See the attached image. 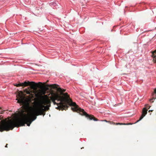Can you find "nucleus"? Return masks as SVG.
I'll return each instance as SVG.
<instances>
[{
    "label": "nucleus",
    "instance_id": "obj_1",
    "mask_svg": "<svg viewBox=\"0 0 156 156\" xmlns=\"http://www.w3.org/2000/svg\"><path fill=\"white\" fill-rule=\"evenodd\" d=\"M17 102L23 105L24 110H22L20 116L15 119H10L9 121L0 125V130L9 131L15 127L25 126L27 124L30 126L32 122L36 119L37 116L45 115L46 110L43 109L42 105L39 101H34L33 106H30L29 100L26 98L22 91H19L16 94Z\"/></svg>",
    "mask_w": 156,
    "mask_h": 156
},
{
    "label": "nucleus",
    "instance_id": "obj_2",
    "mask_svg": "<svg viewBox=\"0 0 156 156\" xmlns=\"http://www.w3.org/2000/svg\"><path fill=\"white\" fill-rule=\"evenodd\" d=\"M29 89L26 88L24 92L27 94H30L32 92V91ZM31 89L36 90L38 88ZM40 89L44 90H51L52 88ZM55 89H56L57 93L52 94L50 99L54 105H57L58 106L56 108L57 109L62 110H66L68 109L69 105L73 106L74 107L71 108V109L73 111L79 113L81 115L85 116L90 120L93 119L94 121L98 120V119L95 118L93 115L87 114L83 109L79 108L76 103L73 102L67 93H63L66 91L65 90H62V88Z\"/></svg>",
    "mask_w": 156,
    "mask_h": 156
},
{
    "label": "nucleus",
    "instance_id": "obj_3",
    "mask_svg": "<svg viewBox=\"0 0 156 156\" xmlns=\"http://www.w3.org/2000/svg\"><path fill=\"white\" fill-rule=\"evenodd\" d=\"M15 86L16 87H26L29 86L30 87V88H60L59 87L58 85L56 84H46V83L44 82L42 83L39 82L38 83H36L34 82L29 81H26L24 83L16 84Z\"/></svg>",
    "mask_w": 156,
    "mask_h": 156
},
{
    "label": "nucleus",
    "instance_id": "obj_4",
    "mask_svg": "<svg viewBox=\"0 0 156 156\" xmlns=\"http://www.w3.org/2000/svg\"><path fill=\"white\" fill-rule=\"evenodd\" d=\"M147 110L146 108H144L142 111V114L140 117L139 120H138L136 122H137L141 120L147 113Z\"/></svg>",
    "mask_w": 156,
    "mask_h": 156
},
{
    "label": "nucleus",
    "instance_id": "obj_5",
    "mask_svg": "<svg viewBox=\"0 0 156 156\" xmlns=\"http://www.w3.org/2000/svg\"><path fill=\"white\" fill-rule=\"evenodd\" d=\"M103 121H105V122H108L109 123L111 124H113V125L115 124L116 125H130V124H132L130 123H115L114 122H112V121H107L106 120H103Z\"/></svg>",
    "mask_w": 156,
    "mask_h": 156
},
{
    "label": "nucleus",
    "instance_id": "obj_6",
    "mask_svg": "<svg viewBox=\"0 0 156 156\" xmlns=\"http://www.w3.org/2000/svg\"><path fill=\"white\" fill-rule=\"evenodd\" d=\"M156 98V88H155L154 92L152 94V98L150 99L149 101L153 103Z\"/></svg>",
    "mask_w": 156,
    "mask_h": 156
},
{
    "label": "nucleus",
    "instance_id": "obj_7",
    "mask_svg": "<svg viewBox=\"0 0 156 156\" xmlns=\"http://www.w3.org/2000/svg\"><path fill=\"white\" fill-rule=\"evenodd\" d=\"M39 101L41 103V104L42 105L43 107V109H45V110H46V111H45V112L46 111V110H48V109L49 108V106H45L43 105V102L42 101V100H39V99H37V100L35 101Z\"/></svg>",
    "mask_w": 156,
    "mask_h": 156
},
{
    "label": "nucleus",
    "instance_id": "obj_8",
    "mask_svg": "<svg viewBox=\"0 0 156 156\" xmlns=\"http://www.w3.org/2000/svg\"><path fill=\"white\" fill-rule=\"evenodd\" d=\"M43 102V104L45 103V104L49 105V106H50V103L51 101L49 99H46L44 100V101H42Z\"/></svg>",
    "mask_w": 156,
    "mask_h": 156
},
{
    "label": "nucleus",
    "instance_id": "obj_9",
    "mask_svg": "<svg viewBox=\"0 0 156 156\" xmlns=\"http://www.w3.org/2000/svg\"><path fill=\"white\" fill-rule=\"evenodd\" d=\"M152 56L153 57V60L154 62L156 63V50L153 52Z\"/></svg>",
    "mask_w": 156,
    "mask_h": 156
},
{
    "label": "nucleus",
    "instance_id": "obj_10",
    "mask_svg": "<svg viewBox=\"0 0 156 156\" xmlns=\"http://www.w3.org/2000/svg\"><path fill=\"white\" fill-rule=\"evenodd\" d=\"M10 120V119H9V121H6V119H5V120L2 121V123H0V125H2L4 123H5V122H7L9 121ZM4 131V130H3V131L0 130V131L2 132V131Z\"/></svg>",
    "mask_w": 156,
    "mask_h": 156
},
{
    "label": "nucleus",
    "instance_id": "obj_11",
    "mask_svg": "<svg viewBox=\"0 0 156 156\" xmlns=\"http://www.w3.org/2000/svg\"><path fill=\"white\" fill-rule=\"evenodd\" d=\"M146 108H148V109H149L150 108V107H151V106L148 105H146Z\"/></svg>",
    "mask_w": 156,
    "mask_h": 156
},
{
    "label": "nucleus",
    "instance_id": "obj_12",
    "mask_svg": "<svg viewBox=\"0 0 156 156\" xmlns=\"http://www.w3.org/2000/svg\"><path fill=\"white\" fill-rule=\"evenodd\" d=\"M7 145H8V144H6V146H5V147H7Z\"/></svg>",
    "mask_w": 156,
    "mask_h": 156
},
{
    "label": "nucleus",
    "instance_id": "obj_13",
    "mask_svg": "<svg viewBox=\"0 0 156 156\" xmlns=\"http://www.w3.org/2000/svg\"><path fill=\"white\" fill-rule=\"evenodd\" d=\"M153 111V110H150L149 111V112H152Z\"/></svg>",
    "mask_w": 156,
    "mask_h": 156
},
{
    "label": "nucleus",
    "instance_id": "obj_14",
    "mask_svg": "<svg viewBox=\"0 0 156 156\" xmlns=\"http://www.w3.org/2000/svg\"><path fill=\"white\" fill-rule=\"evenodd\" d=\"M48 82H46V83H47ZM46 84H47V83H46Z\"/></svg>",
    "mask_w": 156,
    "mask_h": 156
}]
</instances>
